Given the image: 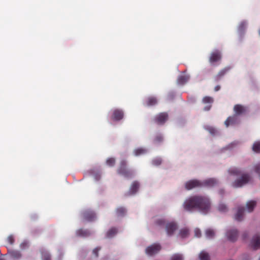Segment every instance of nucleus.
I'll return each mask as SVG.
<instances>
[{
  "mask_svg": "<svg viewBox=\"0 0 260 260\" xmlns=\"http://www.w3.org/2000/svg\"><path fill=\"white\" fill-rule=\"evenodd\" d=\"M221 58V55L220 51L215 50L211 53L209 57V62L212 64L219 61Z\"/></svg>",
  "mask_w": 260,
  "mask_h": 260,
  "instance_id": "11",
  "label": "nucleus"
},
{
  "mask_svg": "<svg viewBox=\"0 0 260 260\" xmlns=\"http://www.w3.org/2000/svg\"><path fill=\"white\" fill-rule=\"evenodd\" d=\"M146 151H147L146 149L142 148H139L135 150V154L136 156L140 155L141 154L145 153Z\"/></svg>",
  "mask_w": 260,
  "mask_h": 260,
  "instance_id": "30",
  "label": "nucleus"
},
{
  "mask_svg": "<svg viewBox=\"0 0 260 260\" xmlns=\"http://www.w3.org/2000/svg\"><path fill=\"white\" fill-rule=\"evenodd\" d=\"M189 101L191 102V103H194L196 101V100L194 98H190L189 99Z\"/></svg>",
  "mask_w": 260,
  "mask_h": 260,
  "instance_id": "46",
  "label": "nucleus"
},
{
  "mask_svg": "<svg viewBox=\"0 0 260 260\" xmlns=\"http://www.w3.org/2000/svg\"><path fill=\"white\" fill-rule=\"evenodd\" d=\"M156 223L158 225H164L165 223V221L164 219H158L156 221Z\"/></svg>",
  "mask_w": 260,
  "mask_h": 260,
  "instance_id": "43",
  "label": "nucleus"
},
{
  "mask_svg": "<svg viewBox=\"0 0 260 260\" xmlns=\"http://www.w3.org/2000/svg\"><path fill=\"white\" fill-rule=\"evenodd\" d=\"M215 233L213 230L208 229L206 231V236L207 238H212L214 236Z\"/></svg>",
  "mask_w": 260,
  "mask_h": 260,
  "instance_id": "32",
  "label": "nucleus"
},
{
  "mask_svg": "<svg viewBox=\"0 0 260 260\" xmlns=\"http://www.w3.org/2000/svg\"><path fill=\"white\" fill-rule=\"evenodd\" d=\"M76 234L79 236L86 237L90 235L91 233L88 230H84L81 229L77 231Z\"/></svg>",
  "mask_w": 260,
  "mask_h": 260,
  "instance_id": "21",
  "label": "nucleus"
},
{
  "mask_svg": "<svg viewBox=\"0 0 260 260\" xmlns=\"http://www.w3.org/2000/svg\"><path fill=\"white\" fill-rule=\"evenodd\" d=\"M247 111V109L246 107L240 104L236 105L234 107L235 114L237 116L246 113Z\"/></svg>",
  "mask_w": 260,
  "mask_h": 260,
  "instance_id": "9",
  "label": "nucleus"
},
{
  "mask_svg": "<svg viewBox=\"0 0 260 260\" xmlns=\"http://www.w3.org/2000/svg\"><path fill=\"white\" fill-rule=\"evenodd\" d=\"M230 69L229 67H226L220 70L218 73L214 77V80L216 81H219Z\"/></svg>",
  "mask_w": 260,
  "mask_h": 260,
  "instance_id": "17",
  "label": "nucleus"
},
{
  "mask_svg": "<svg viewBox=\"0 0 260 260\" xmlns=\"http://www.w3.org/2000/svg\"><path fill=\"white\" fill-rule=\"evenodd\" d=\"M229 174L234 176H241V177L236 180L232 183L234 187H241L247 184L251 179L250 175L248 173H242V171L237 168H230L228 171Z\"/></svg>",
  "mask_w": 260,
  "mask_h": 260,
  "instance_id": "2",
  "label": "nucleus"
},
{
  "mask_svg": "<svg viewBox=\"0 0 260 260\" xmlns=\"http://www.w3.org/2000/svg\"><path fill=\"white\" fill-rule=\"evenodd\" d=\"M212 131H214V129H211V130H210V132H211V133H212Z\"/></svg>",
  "mask_w": 260,
  "mask_h": 260,
  "instance_id": "47",
  "label": "nucleus"
},
{
  "mask_svg": "<svg viewBox=\"0 0 260 260\" xmlns=\"http://www.w3.org/2000/svg\"><path fill=\"white\" fill-rule=\"evenodd\" d=\"M217 180L214 178H210L202 182L203 186H213L216 184Z\"/></svg>",
  "mask_w": 260,
  "mask_h": 260,
  "instance_id": "20",
  "label": "nucleus"
},
{
  "mask_svg": "<svg viewBox=\"0 0 260 260\" xmlns=\"http://www.w3.org/2000/svg\"><path fill=\"white\" fill-rule=\"evenodd\" d=\"M199 257L200 260H210V256L208 253L206 252L205 251H202L201 252L199 255Z\"/></svg>",
  "mask_w": 260,
  "mask_h": 260,
  "instance_id": "24",
  "label": "nucleus"
},
{
  "mask_svg": "<svg viewBox=\"0 0 260 260\" xmlns=\"http://www.w3.org/2000/svg\"><path fill=\"white\" fill-rule=\"evenodd\" d=\"M177 225L174 222H169L166 225V230L168 235L171 236L177 230Z\"/></svg>",
  "mask_w": 260,
  "mask_h": 260,
  "instance_id": "13",
  "label": "nucleus"
},
{
  "mask_svg": "<svg viewBox=\"0 0 260 260\" xmlns=\"http://www.w3.org/2000/svg\"><path fill=\"white\" fill-rule=\"evenodd\" d=\"M246 24L245 22H241L239 26V29L241 30L244 29L246 26Z\"/></svg>",
  "mask_w": 260,
  "mask_h": 260,
  "instance_id": "44",
  "label": "nucleus"
},
{
  "mask_svg": "<svg viewBox=\"0 0 260 260\" xmlns=\"http://www.w3.org/2000/svg\"><path fill=\"white\" fill-rule=\"evenodd\" d=\"M162 140H163L162 137L161 135H158L155 138L154 141L156 143H159V142H161L162 141Z\"/></svg>",
  "mask_w": 260,
  "mask_h": 260,
  "instance_id": "39",
  "label": "nucleus"
},
{
  "mask_svg": "<svg viewBox=\"0 0 260 260\" xmlns=\"http://www.w3.org/2000/svg\"><path fill=\"white\" fill-rule=\"evenodd\" d=\"M29 246L28 243L26 241H24L22 243H21L20 245V247L21 249L23 250L27 248H28Z\"/></svg>",
  "mask_w": 260,
  "mask_h": 260,
  "instance_id": "37",
  "label": "nucleus"
},
{
  "mask_svg": "<svg viewBox=\"0 0 260 260\" xmlns=\"http://www.w3.org/2000/svg\"><path fill=\"white\" fill-rule=\"evenodd\" d=\"M226 236L229 240L234 242L237 239L238 232L236 229L230 230L226 232Z\"/></svg>",
  "mask_w": 260,
  "mask_h": 260,
  "instance_id": "7",
  "label": "nucleus"
},
{
  "mask_svg": "<svg viewBox=\"0 0 260 260\" xmlns=\"http://www.w3.org/2000/svg\"><path fill=\"white\" fill-rule=\"evenodd\" d=\"M218 210L221 212H225L228 211L226 206L223 204H220L218 207Z\"/></svg>",
  "mask_w": 260,
  "mask_h": 260,
  "instance_id": "34",
  "label": "nucleus"
},
{
  "mask_svg": "<svg viewBox=\"0 0 260 260\" xmlns=\"http://www.w3.org/2000/svg\"><path fill=\"white\" fill-rule=\"evenodd\" d=\"M117 233V230L115 228H111L107 233L106 236L108 238H112Z\"/></svg>",
  "mask_w": 260,
  "mask_h": 260,
  "instance_id": "27",
  "label": "nucleus"
},
{
  "mask_svg": "<svg viewBox=\"0 0 260 260\" xmlns=\"http://www.w3.org/2000/svg\"><path fill=\"white\" fill-rule=\"evenodd\" d=\"M168 115L166 112L160 113L157 115L154 119V121L158 124H163L168 119Z\"/></svg>",
  "mask_w": 260,
  "mask_h": 260,
  "instance_id": "6",
  "label": "nucleus"
},
{
  "mask_svg": "<svg viewBox=\"0 0 260 260\" xmlns=\"http://www.w3.org/2000/svg\"><path fill=\"white\" fill-rule=\"evenodd\" d=\"M256 204V201H250L248 202L246 204V207L248 212H252L253 210L254 207H255Z\"/></svg>",
  "mask_w": 260,
  "mask_h": 260,
  "instance_id": "23",
  "label": "nucleus"
},
{
  "mask_svg": "<svg viewBox=\"0 0 260 260\" xmlns=\"http://www.w3.org/2000/svg\"><path fill=\"white\" fill-rule=\"evenodd\" d=\"M126 209L123 207H119L116 210V213L118 217L123 216L126 213Z\"/></svg>",
  "mask_w": 260,
  "mask_h": 260,
  "instance_id": "26",
  "label": "nucleus"
},
{
  "mask_svg": "<svg viewBox=\"0 0 260 260\" xmlns=\"http://www.w3.org/2000/svg\"><path fill=\"white\" fill-rule=\"evenodd\" d=\"M171 260H183L182 256L179 254H175L172 256Z\"/></svg>",
  "mask_w": 260,
  "mask_h": 260,
  "instance_id": "35",
  "label": "nucleus"
},
{
  "mask_svg": "<svg viewBox=\"0 0 260 260\" xmlns=\"http://www.w3.org/2000/svg\"><path fill=\"white\" fill-rule=\"evenodd\" d=\"M183 205L184 209L187 211L198 210L203 214H207L210 211L211 202L207 197L193 196L187 199Z\"/></svg>",
  "mask_w": 260,
  "mask_h": 260,
  "instance_id": "1",
  "label": "nucleus"
},
{
  "mask_svg": "<svg viewBox=\"0 0 260 260\" xmlns=\"http://www.w3.org/2000/svg\"><path fill=\"white\" fill-rule=\"evenodd\" d=\"M220 89V86L219 85H217L214 88L215 91H218Z\"/></svg>",
  "mask_w": 260,
  "mask_h": 260,
  "instance_id": "45",
  "label": "nucleus"
},
{
  "mask_svg": "<svg viewBox=\"0 0 260 260\" xmlns=\"http://www.w3.org/2000/svg\"><path fill=\"white\" fill-rule=\"evenodd\" d=\"M139 187V183L137 181H134L130 187L128 194L129 195L135 194L138 191Z\"/></svg>",
  "mask_w": 260,
  "mask_h": 260,
  "instance_id": "16",
  "label": "nucleus"
},
{
  "mask_svg": "<svg viewBox=\"0 0 260 260\" xmlns=\"http://www.w3.org/2000/svg\"><path fill=\"white\" fill-rule=\"evenodd\" d=\"M179 235L183 238H186L189 235V231L186 228L182 229L180 231Z\"/></svg>",
  "mask_w": 260,
  "mask_h": 260,
  "instance_id": "28",
  "label": "nucleus"
},
{
  "mask_svg": "<svg viewBox=\"0 0 260 260\" xmlns=\"http://www.w3.org/2000/svg\"><path fill=\"white\" fill-rule=\"evenodd\" d=\"M251 246L255 250L260 248V236L257 234L253 237L251 241Z\"/></svg>",
  "mask_w": 260,
  "mask_h": 260,
  "instance_id": "14",
  "label": "nucleus"
},
{
  "mask_svg": "<svg viewBox=\"0 0 260 260\" xmlns=\"http://www.w3.org/2000/svg\"><path fill=\"white\" fill-rule=\"evenodd\" d=\"M189 80V76L187 75H180L177 79V83L180 85H183Z\"/></svg>",
  "mask_w": 260,
  "mask_h": 260,
  "instance_id": "22",
  "label": "nucleus"
},
{
  "mask_svg": "<svg viewBox=\"0 0 260 260\" xmlns=\"http://www.w3.org/2000/svg\"><path fill=\"white\" fill-rule=\"evenodd\" d=\"M240 122V119L235 114L232 116L229 117L224 122V124L226 127L230 125H235Z\"/></svg>",
  "mask_w": 260,
  "mask_h": 260,
  "instance_id": "8",
  "label": "nucleus"
},
{
  "mask_svg": "<svg viewBox=\"0 0 260 260\" xmlns=\"http://www.w3.org/2000/svg\"><path fill=\"white\" fill-rule=\"evenodd\" d=\"M0 260H4L3 259H0Z\"/></svg>",
  "mask_w": 260,
  "mask_h": 260,
  "instance_id": "49",
  "label": "nucleus"
},
{
  "mask_svg": "<svg viewBox=\"0 0 260 260\" xmlns=\"http://www.w3.org/2000/svg\"><path fill=\"white\" fill-rule=\"evenodd\" d=\"M117 173L125 178H130L134 175V172L128 168L127 162L125 160L122 159L119 162V165L117 169Z\"/></svg>",
  "mask_w": 260,
  "mask_h": 260,
  "instance_id": "3",
  "label": "nucleus"
},
{
  "mask_svg": "<svg viewBox=\"0 0 260 260\" xmlns=\"http://www.w3.org/2000/svg\"><path fill=\"white\" fill-rule=\"evenodd\" d=\"M194 235L196 237L199 238L201 236V232L198 229H196L194 230Z\"/></svg>",
  "mask_w": 260,
  "mask_h": 260,
  "instance_id": "41",
  "label": "nucleus"
},
{
  "mask_svg": "<svg viewBox=\"0 0 260 260\" xmlns=\"http://www.w3.org/2000/svg\"><path fill=\"white\" fill-rule=\"evenodd\" d=\"M115 159L113 157H110L107 159L106 164L109 167H113L115 164Z\"/></svg>",
  "mask_w": 260,
  "mask_h": 260,
  "instance_id": "31",
  "label": "nucleus"
},
{
  "mask_svg": "<svg viewBox=\"0 0 260 260\" xmlns=\"http://www.w3.org/2000/svg\"><path fill=\"white\" fill-rule=\"evenodd\" d=\"M8 242L11 245H12L14 242V238L13 236H9L7 238Z\"/></svg>",
  "mask_w": 260,
  "mask_h": 260,
  "instance_id": "42",
  "label": "nucleus"
},
{
  "mask_svg": "<svg viewBox=\"0 0 260 260\" xmlns=\"http://www.w3.org/2000/svg\"><path fill=\"white\" fill-rule=\"evenodd\" d=\"M252 150L256 153H260V142H256L253 144Z\"/></svg>",
  "mask_w": 260,
  "mask_h": 260,
  "instance_id": "29",
  "label": "nucleus"
},
{
  "mask_svg": "<svg viewBox=\"0 0 260 260\" xmlns=\"http://www.w3.org/2000/svg\"><path fill=\"white\" fill-rule=\"evenodd\" d=\"M244 209L243 207H239L235 216V219L239 221L242 220L243 218Z\"/></svg>",
  "mask_w": 260,
  "mask_h": 260,
  "instance_id": "18",
  "label": "nucleus"
},
{
  "mask_svg": "<svg viewBox=\"0 0 260 260\" xmlns=\"http://www.w3.org/2000/svg\"><path fill=\"white\" fill-rule=\"evenodd\" d=\"M8 253L12 258L15 259H20L22 256L20 252L18 250H9Z\"/></svg>",
  "mask_w": 260,
  "mask_h": 260,
  "instance_id": "19",
  "label": "nucleus"
},
{
  "mask_svg": "<svg viewBox=\"0 0 260 260\" xmlns=\"http://www.w3.org/2000/svg\"><path fill=\"white\" fill-rule=\"evenodd\" d=\"M157 101L156 98L150 96L149 97L146 101V103L148 106H153L157 104Z\"/></svg>",
  "mask_w": 260,
  "mask_h": 260,
  "instance_id": "25",
  "label": "nucleus"
},
{
  "mask_svg": "<svg viewBox=\"0 0 260 260\" xmlns=\"http://www.w3.org/2000/svg\"><path fill=\"white\" fill-rule=\"evenodd\" d=\"M101 249V247H96L95 248H94L93 250H92V253L93 254L95 255V257H98V252Z\"/></svg>",
  "mask_w": 260,
  "mask_h": 260,
  "instance_id": "40",
  "label": "nucleus"
},
{
  "mask_svg": "<svg viewBox=\"0 0 260 260\" xmlns=\"http://www.w3.org/2000/svg\"><path fill=\"white\" fill-rule=\"evenodd\" d=\"M203 186L202 182L198 180H191L185 183V188L187 190H190L194 187Z\"/></svg>",
  "mask_w": 260,
  "mask_h": 260,
  "instance_id": "5",
  "label": "nucleus"
},
{
  "mask_svg": "<svg viewBox=\"0 0 260 260\" xmlns=\"http://www.w3.org/2000/svg\"><path fill=\"white\" fill-rule=\"evenodd\" d=\"M258 32H259V34L260 35V29L259 30Z\"/></svg>",
  "mask_w": 260,
  "mask_h": 260,
  "instance_id": "48",
  "label": "nucleus"
},
{
  "mask_svg": "<svg viewBox=\"0 0 260 260\" xmlns=\"http://www.w3.org/2000/svg\"><path fill=\"white\" fill-rule=\"evenodd\" d=\"M202 102L204 104H209V105L205 106L204 108V111H209L211 107V104L213 102V99L210 96H205L202 100Z\"/></svg>",
  "mask_w": 260,
  "mask_h": 260,
  "instance_id": "15",
  "label": "nucleus"
},
{
  "mask_svg": "<svg viewBox=\"0 0 260 260\" xmlns=\"http://www.w3.org/2000/svg\"><path fill=\"white\" fill-rule=\"evenodd\" d=\"M82 216L83 218L88 221H93L95 219V213L90 210H86L83 212Z\"/></svg>",
  "mask_w": 260,
  "mask_h": 260,
  "instance_id": "12",
  "label": "nucleus"
},
{
  "mask_svg": "<svg viewBox=\"0 0 260 260\" xmlns=\"http://www.w3.org/2000/svg\"><path fill=\"white\" fill-rule=\"evenodd\" d=\"M42 260H51L50 254L46 251L42 252Z\"/></svg>",
  "mask_w": 260,
  "mask_h": 260,
  "instance_id": "33",
  "label": "nucleus"
},
{
  "mask_svg": "<svg viewBox=\"0 0 260 260\" xmlns=\"http://www.w3.org/2000/svg\"><path fill=\"white\" fill-rule=\"evenodd\" d=\"M159 244L155 243L148 246L145 249L146 253L149 256H153L157 254L161 249Z\"/></svg>",
  "mask_w": 260,
  "mask_h": 260,
  "instance_id": "4",
  "label": "nucleus"
},
{
  "mask_svg": "<svg viewBox=\"0 0 260 260\" xmlns=\"http://www.w3.org/2000/svg\"><path fill=\"white\" fill-rule=\"evenodd\" d=\"M254 168L255 172L260 176V162L255 165Z\"/></svg>",
  "mask_w": 260,
  "mask_h": 260,
  "instance_id": "38",
  "label": "nucleus"
},
{
  "mask_svg": "<svg viewBox=\"0 0 260 260\" xmlns=\"http://www.w3.org/2000/svg\"><path fill=\"white\" fill-rule=\"evenodd\" d=\"M124 113L122 110L120 109H114L112 112L111 118L115 121H119L123 117Z\"/></svg>",
  "mask_w": 260,
  "mask_h": 260,
  "instance_id": "10",
  "label": "nucleus"
},
{
  "mask_svg": "<svg viewBox=\"0 0 260 260\" xmlns=\"http://www.w3.org/2000/svg\"><path fill=\"white\" fill-rule=\"evenodd\" d=\"M161 163V159L160 158H156L153 160L152 164L155 166H159Z\"/></svg>",
  "mask_w": 260,
  "mask_h": 260,
  "instance_id": "36",
  "label": "nucleus"
}]
</instances>
